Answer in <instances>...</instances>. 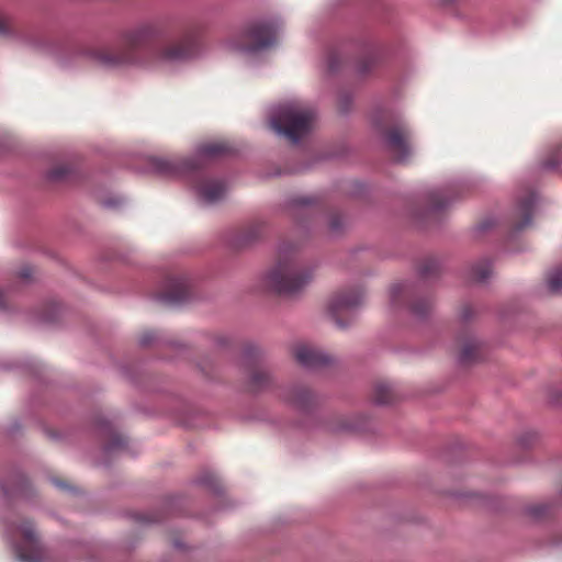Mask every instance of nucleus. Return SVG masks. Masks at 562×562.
Returning a JSON list of instances; mask_svg holds the SVG:
<instances>
[{
	"label": "nucleus",
	"mask_w": 562,
	"mask_h": 562,
	"mask_svg": "<svg viewBox=\"0 0 562 562\" xmlns=\"http://www.w3.org/2000/svg\"><path fill=\"white\" fill-rule=\"evenodd\" d=\"M198 49L199 41L193 33L173 42L157 43L156 30L144 25L122 33L116 46L93 48L89 55L108 68L150 67L187 60Z\"/></svg>",
	"instance_id": "obj_1"
},
{
	"label": "nucleus",
	"mask_w": 562,
	"mask_h": 562,
	"mask_svg": "<svg viewBox=\"0 0 562 562\" xmlns=\"http://www.w3.org/2000/svg\"><path fill=\"white\" fill-rule=\"evenodd\" d=\"M314 279V269L303 266L296 256L282 247L277 265L269 270L265 283L267 288L280 295L294 296L303 291Z\"/></svg>",
	"instance_id": "obj_2"
},
{
	"label": "nucleus",
	"mask_w": 562,
	"mask_h": 562,
	"mask_svg": "<svg viewBox=\"0 0 562 562\" xmlns=\"http://www.w3.org/2000/svg\"><path fill=\"white\" fill-rule=\"evenodd\" d=\"M315 111L301 103H289L282 105L271 121V128L290 142L296 143L307 135L315 121Z\"/></svg>",
	"instance_id": "obj_3"
},
{
	"label": "nucleus",
	"mask_w": 562,
	"mask_h": 562,
	"mask_svg": "<svg viewBox=\"0 0 562 562\" xmlns=\"http://www.w3.org/2000/svg\"><path fill=\"white\" fill-rule=\"evenodd\" d=\"M374 124L393 159L407 161L413 155L412 134L407 126L389 112L378 114Z\"/></svg>",
	"instance_id": "obj_4"
},
{
	"label": "nucleus",
	"mask_w": 562,
	"mask_h": 562,
	"mask_svg": "<svg viewBox=\"0 0 562 562\" xmlns=\"http://www.w3.org/2000/svg\"><path fill=\"white\" fill-rule=\"evenodd\" d=\"M232 153V147L226 142L205 143L199 148L198 158H183L179 160L156 159L154 166L156 170L165 175H177L181 172H191L202 167V159L217 158Z\"/></svg>",
	"instance_id": "obj_5"
},
{
	"label": "nucleus",
	"mask_w": 562,
	"mask_h": 562,
	"mask_svg": "<svg viewBox=\"0 0 562 562\" xmlns=\"http://www.w3.org/2000/svg\"><path fill=\"white\" fill-rule=\"evenodd\" d=\"M10 531L15 539L18 558L22 562H41L45 558V549L30 520H21L12 526Z\"/></svg>",
	"instance_id": "obj_6"
},
{
	"label": "nucleus",
	"mask_w": 562,
	"mask_h": 562,
	"mask_svg": "<svg viewBox=\"0 0 562 562\" xmlns=\"http://www.w3.org/2000/svg\"><path fill=\"white\" fill-rule=\"evenodd\" d=\"M363 297L360 289L344 290L331 296L328 311L337 326L344 328L351 322L353 311L362 304Z\"/></svg>",
	"instance_id": "obj_7"
},
{
	"label": "nucleus",
	"mask_w": 562,
	"mask_h": 562,
	"mask_svg": "<svg viewBox=\"0 0 562 562\" xmlns=\"http://www.w3.org/2000/svg\"><path fill=\"white\" fill-rule=\"evenodd\" d=\"M390 299L394 306H407L409 312L417 317L427 315L432 301L429 296L417 295L415 289L407 283H396L391 286Z\"/></svg>",
	"instance_id": "obj_8"
},
{
	"label": "nucleus",
	"mask_w": 562,
	"mask_h": 562,
	"mask_svg": "<svg viewBox=\"0 0 562 562\" xmlns=\"http://www.w3.org/2000/svg\"><path fill=\"white\" fill-rule=\"evenodd\" d=\"M277 34V26L272 23H252L245 30L241 40L235 44V48L255 52L269 47L276 43Z\"/></svg>",
	"instance_id": "obj_9"
},
{
	"label": "nucleus",
	"mask_w": 562,
	"mask_h": 562,
	"mask_svg": "<svg viewBox=\"0 0 562 562\" xmlns=\"http://www.w3.org/2000/svg\"><path fill=\"white\" fill-rule=\"evenodd\" d=\"M247 375V386L251 392H258L270 387L272 379L262 367L259 355L256 351H248L243 361Z\"/></svg>",
	"instance_id": "obj_10"
},
{
	"label": "nucleus",
	"mask_w": 562,
	"mask_h": 562,
	"mask_svg": "<svg viewBox=\"0 0 562 562\" xmlns=\"http://www.w3.org/2000/svg\"><path fill=\"white\" fill-rule=\"evenodd\" d=\"M189 295V281L183 274L171 276L166 280L164 289L156 295L157 300L172 304L184 301Z\"/></svg>",
	"instance_id": "obj_11"
},
{
	"label": "nucleus",
	"mask_w": 562,
	"mask_h": 562,
	"mask_svg": "<svg viewBox=\"0 0 562 562\" xmlns=\"http://www.w3.org/2000/svg\"><path fill=\"white\" fill-rule=\"evenodd\" d=\"M293 356L301 366L306 368H321L330 362L328 355L307 344L295 346Z\"/></svg>",
	"instance_id": "obj_12"
},
{
	"label": "nucleus",
	"mask_w": 562,
	"mask_h": 562,
	"mask_svg": "<svg viewBox=\"0 0 562 562\" xmlns=\"http://www.w3.org/2000/svg\"><path fill=\"white\" fill-rule=\"evenodd\" d=\"M459 360L462 364H471L482 358V346L472 336L464 335L458 339Z\"/></svg>",
	"instance_id": "obj_13"
},
{
	"label": "nucleus",
	"mask_w": 562,
	"mask_h": 562,
	"mask_svg": "<svg viewBox=\"0 0 562 562\" xmlns=\"http://www.w3.org/2000/svg\"><path fill=\"white\" fill-rule=\"evenodd\" d=\"M282 398L294 407L306 411L311 408L315 402L313 392L306 386H294L282 394Z\"/></svg>",
	"instance_id": "obj_14"
},
{
	"label": "nucleus",
	"mask_w": 562,
	"mask_h": 562,
	"mask_svg": "<svg viewBox=\"0 0 562 562\" xmlns=\"http://www.w3.org/2000/svg\"><path fill=\"white\" fill-rule=\"evenodd\" d=\"M196 190L204 201L213 203L223 198L226 188L220 180L203 178L196 182Z\"/></svg>",
	"instance_id": "obj_15"
},
{
	"label": "nucleus",
	"mask_w": 562,
	"mask_h": 562,
	"mask_svg": "<svg viewBox=\"0 0 562 562\" xmlns=\"http://www.w3.org/2000/svg\"><path fill=\"white\" fill-rule=\"evenodd\" d=\"M535 203H536V195L532 192H529L526 196H524L519 201V203H518L519 218L514 223V228L516 231L524 229L525 227L530 225Z\"/></svg>",
	"instance_id": "obj_16"
},
{
	"label": "nucleus",
	"mask_w": 562,
	"mask_h": 562,
	"mask_svg": "<svg viewBox=\"0 0 562 562\" xmlns=\"http://www.w3.org/2000/svg\"><path fill=\"white\" fill-rule=\"evenodd\" d=\"M372 396L378 404H390L396 398V393L391 383L379 381L374 384Z\"/></svg>",
	"instance_id": "obj_17"
},
{
	"label": "nucleus",
	"mask_w": 562,
	"mask_h": 562,
	"mask_svg": "<svg viewBox=\"0 0 562 562\" xmlns=\"http://www.w3.org/2000/svg\"><path fill=\"white\" fill-rule=\"evenodd\" d=\"M453 200L452 190H436L429 193L428 203L432 212H440Z\"/></svg>",
	"instance_id": "obj_18"
},
{
	"label": "nucleus",
	"mask_w": 562,
	"mask_h": 562,
	"mask_svg": "<svg viewBox=\"0 0 562 562\" xmlns=\"http://www.w3.org/2000/svg\"><path fill=\"white\" fill-rule=\"evenodd\" d=\"M105 441L104 449L106 452H112L114 450H120L125 448L127 445V440L124 436L119 434L111 425H105Z\"/></svg>",
	"instance_id": "obj_19"
},
{
	"label": "nucleus",
	"mask_w": 562,
	"mask_h": 562,
	"mask_svg": "<svg viewBox=\"0 0 562 562\" xmlns=\"http://www.w3.org/2000/svg\"><path fill=\"white\" fill-rule=\"evenodd\" d=\"M492 274V267L488 260L475 263L471 269V278L476 282H484Z\"/></svg>",
	"instance_id": "obj_20"
},
{
	"label": "nucleus",
	"mask_w": 562,
	"mask_h": 562,
	"mask_svg": "<svg viewBox=\"0 0 562 562\" xmlns=\"http://www.w3.org/2000/svg\"><path fill=\"white\" fill-rule=\"evenodd\" d=\"M439 269V262L435 258H427L423 260L418 267L419 274L425 279L437 276Z\"/></svg>",
	"instance_id": "obj_21"
},
{
	"label": "nucleus",
	"mask_w": 562,
	"mask_h": 562,
	"mask_svg": "<svg viewBox=\"0 0 562 562\" xmlns=\"http://www.w3.org/2000/svg\"><path fill=\"white\" fill-rule=\"evenodd\" d=\"M72 172V168L69 165L60 164L53 167L48 172V178L52 181H67Z\"/></svg>",
	"instance_id": "obj_22"
},
{
	"label": "nucleus",
	"mask_w": 562,
	"mask_h": 562,
	"mask_svg": "<svg viewBox=\"0 0 562 562\" xmlns=\"http://www.w3.org/2000/svg\"><path fill=\"white\" fill-rule=\"evenodd\" d=\"M527 513L535 519H543L552 514V507L547 503H539L529 506Z\"/></svg>",
	"instance_id": "obj_23"
},
{
	"label": "nucleus",
	"mask_w": 562,
	"mask_h": 562,
	"mask_svg": "<svg viewBox=\"0 0 562 562\" xmlns=\"http://www.w3.org/2000/svg\"><path fill=\"white\" fill-rule=\"evenodd\" d=\"M547 284L549 290L553 293L562 290V268H557L548 273Z\"/></svg>",
	"instance_id": "obj_24"
},
{
	"label": "nucleus",
	"mask_w": 562,
	"mask_h": 562,
	"mask_svg": "<svg viewBox=\"0 0 562 562\" xmlns=\"http://www.w3.org/2000/svg\"><path fill=\"white\" fill-rule=\"evenodd\" d=\"M13 30L12 20L9 15L0 13V35H8Z\"/></svg>",
	"instance_id": "obj_25"
},
{
	"label": "nucleus",
	"mask_w": 562,
	"mask_h": 562,
	"mask_svg": "<svg viewBox=\"0 0 562 562\" xmlns=\"http://www.w3.org/2000/svg\"><path fill=\"white\" fill-rule=\"evenodd\" d=\"M562 164V147L558 148L551 156L544 161L546 168H554Z\"/></svg>",
	"instance_id": "obj_26"
},
{
	"label": "nucleus",
	"mask_w": 562,
	"mask_h": 562,
	"mask_svg": "<svg viewBox=\"0 0 562 562\" xmlns=\"http://www.w3.org/2000/svg\"><path fill=\"white\" fill-rule=\"evenodd\" d=\"M328 226L333 233H338L342 227L341 216L337 213H331L328 215Z\"/></svg>",
	"instance_id": "obj_27"
},
{
	"label": "nucleus",
	"mask_w": 562,
	"mask_h": 562,
	"mask_svg": "<svg viewBox=\"0 0 562 562\" xmlns=\"http://www.w3.org/2000/svg\"><path fill=\"white\" fill-rule=\"evenodd\" d=\"M375 63V56L370 53L364 60H362L359 65V70L363 74L368 72L371 69V65Z\"/></svg>",
	"instance_id": "obj_28"
},
{
	"label": "nucleus",
	"mask_w": 562,
	"mask_h": 562,
	"mask_svg": "<svg viewBox=\"0 0 562 562\" xmlns=\"http://www.w3.org/2000/svg\"><path fill=\"white\" fill-rule=\"evenodd\" d=\"M200 483L209 486L213 491H217V480L213 474H205L200 479Z\"/></svg>",
	"instance_id": "obj_29"
},
{
	"label": "nucleus",
	"mask_w": 562,
	"mask_h": 562,
	"mask_svg": "<svg viewBox=\"0 0 562 562\" xmlns=\"http://www.w3.org/2000/svg\"><path fill=\"white\" fill-rule=\"evenodd\" d=\"M334 430H356V427L351 424L348 418H339L338 426L334 428Z\"/></svg>",
	"instance_id": "obj_30"
},
{
	"label": "nucleus",
	"mask_w": 562,
	"mask_h": 562,
	"mask_svg": "<svg viewBox=\"0 0 562 562\" xmlns=\"http://www.w3.org/2000/svg\"><path fill=\"white\" fill-rule=\"evenodd\" d=\"M156 338V334L153 330L144 331L139 337V344L143 346L149 345Z\"/></svg>",
	"instance_id": "obj_31"
},
{
	"label": "nucleus",
	"mask_w": 562,
	"mask_h": 562,
	"mask_svg": "<svg viewBox=\"0 0 562 562\" xmlns=\"http://www.w3.org/2000/svg\"><path fill=\"white\" fill-rule=\"evenodd\" d=\"M473 315V308L471 305H464L461 308L460 316L463 321H468Z\"/></svg>",
	"instance_id": "obj_32"
},
{
	"label": "nucleus",
	"mask_w": 562,
	"mask_h": 562,
	"mask_svg": "<svg viewBox=\"0 0 562 562\" xmlns=\"http://www.w3.org/2000/svg\"><path fill=\"white\" fill-rule=\"evenodd\" d=\"M295 205L297 207H301V206H308L311 205L312 203H314V199L313 198H299V199H295Z\"/></svg>",
	"instance_id": "obj_33"
},
{
	"label": "nucleus",
	"mask_w": 562,
	"mask_h": 562,
	"mask_svg": "<svg viewBox=\"0 0 562 562\" xmlns=\"http://www.w3.org/2000/svg\"><path fill=\"white\" fill-rule=\"evenodd\" d=\"M20 278L24 279V280H27L32 277L33 274V268L31 267H24L23 269H21L20 271Z\"/></svg>",
	"instance_id": "obj_34"
},
{
	"label": "nucleus",
	"mask_w": 562,
	"mask_h": 562,
	"mask_svg": "<svg viewBox=\"0 0 562 562\" xmlns=\"http://www.w3.org/2000/svg\"><path fill=\"white\" fill-rule=\"evenodd\" d=\"M257 237H258L257 228L256 229H250V232L248 233V235L246 237V241L245 243H249V241L256 239Z\"/></svg>",
	"instance_id": "obj_35"
},
{
	"label": "nucleus",
	"mask_w": 562,
	"mask_h": 562,
	"mask_svg": "<svg viewBox=\"0 0 562 562\" xmlns=\"http://www.w3.org/2000/svg\"><path fill=\"white\" fill-rule=\"evenodd\" d=\"M335 60H336V56H334V55H333V56H330V57H329V60H328V67H329V69H330L331 71L337 70V66H336Z\"/></svg>",
	"instance_id": "obj_36"
},
{
	"label": "nucleus",
	"mask_w": 562,
	"mask_h": 562,
	"mask_svg": "<svg viewBox=\"0 0 562 562\" xmlns=\"http://www.w3.org/2000/svg\"><path fill=\"white\" fill-rule=\"evenodd\" d=\"M5 308H7L5 296L2 293V291L0 290V310H5Z\"/></svg>",
	"instance_id": "obj_37"
},
{
	"label": "nucleus",
	"mask_w": 562,
	"mask_h": 562,
	"mask_svg": "<svg viewBox=\"0 0 562 562\" xmlns=\"http://www.w3.org/2000/svg\"><path fill=\"white\" fill-rule=\"evenodd\" d=\"M54 484L60 488H68L69 485L61 480H54Z\"/></svg>",
	"instance_id": "obj_38"
}]
</instances>
